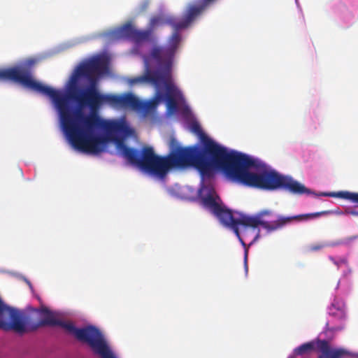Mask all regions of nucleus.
Masks as SVG:
<instances>
[{
    "mask_svg": "<svg viewBox=\"0 0 358 358\" xmlns=\"http://www.w3.org/2000/svg\"><path fill=\"white\" fill-rule=\"evenodd\" d=\"M193 129L199 135L201 146L181 147L171 137L170 153L159 156L152 147L144 145V173L164 178L171 169L193 166L203 180L214 177L217 171H221L231 181L248 187L265 190L283 189L300 195L312 193L292 178L267 170L266 165L259 160L235 150H228L204 134L198 124Z\"/></svg>",
    "mask_w": 358,
    "mask_h": 358,
    "instance_id": "f257e3e1",
    "label": "nucleus"
},
{
    "mask_svg": "<svg viewBox=\"0 0 358 358\" xmlns=\"http://www.w3.org/2000/svg\"><path fill=\"white\" fill-rule=\"evenodd\" d=\"M213 178V177H212V178ZM209 179H211V178H206V180ZM201 180L203 183L198 192V199L201 206L215 216L222 224L232 229L238 238H240L238 225L252 228H256L259 225H261L268 230V231H272L282 228L292 220L301 221L318 217L321 215L329 213V211L324 210L292 217L280 216L276 221L271 223L268 222H262L259 218L250 217L245 215H241L240 217L235 218L232 211L224 205L214 187L210 184H204L203 182L206 179L203 180L201 178Z\"/></svg>",
    "mask_w": 358,
    "mask_h": 358,
    "instance_id": "f03ea898",
    "label": "nucleus"
},
{
    "mask_svg": "<svg viewBox=\"0 0 358 358\" xmlns=\"http://www.w3.org/2000/svg\"><path fill=\"white\" fill-rule=\"evenodd\" d=\"M98 112L91 110V155L106 152L108 144L114 143L120 156L144 173L143 146L138 150L126 145L124 138L129 134V128L126 122L117 120H103Z\"/></svg>",
    "mask_w": 358,
    "mask_h": 358,
    "instance_id": "7ed1b4c3",
    "label": "nucleus"
},
{
    "mask_svg": "<svg viewBox=\"0 0 358 358\" xmlns=\"http://www.w3.org/2000/svg\"><path fill=\"white\" fill-rule=\"evenodd\" d=\"M173 29L174 32L169 38L167 44L164 46H155L150 52V57L163 72L152 71L147 66L145 73L142 76L130 80L131 84L148 83L159 87L160 85L166 84L169 81L174 57L181 41V37L178 33L180 30Z\"/></svg>",
    "mask_w": 358,
    "mask_h": 358,
    "instance_id": "20e7f679",
    "label": "nucleus"
},
{
    "mask_svg": "<svg viewBox=\"0 0 358 358\" xmlns=\"http://www.w3.org/2000/svg\"><path fill=\"white\" fill-rule=\"evenodd\" d=\"M217 0H198L189 3L183 13L182 17L178 20L174 17L166 18V22L176 30L187 28L198 17H199L209 6Z\"/></svg>",
    "mask_w": 358,
    "mask_h": 358,
    "instance_id": "39448f33",
    "label": "nucleus"
},
{
    "mask_svg": "<svg viewBox=\"0 0 358 358\" xmlns=\"http://www.w3.org/2000/svg\"><path fill=\"white\" fill-rule=\"evenodd\" d=\"M317 350L322 353L318 358H342L348 352L341 348L331 349L329 343L326 340L319 338L305 343L294 350V356L304 355Z\"/></svg>",
    "mask_w": 358,
    "mask_h": 358,
    "instance_id": "423d86ee",
    "label": "nucleus"
},
{
    "mask_svg": "<svg viewBox=\"0 0 358 358\" xmlns=\"http://www.w3.org/2000/svg\"><path fill=\"white\" fill-rule=\"evenodd\" d=\"M151 36V31H140L131 23L127 22L118 27L113 31V36L115 38H124L131 41L136 43H141L148 41Z\"/></svg>",
    "mask_w": 358,
    "mask_h": 358,
    "instance_id": "0eeeda50",
    "label": "nucleus"
},
{
    "mask_svg": "<svg viewBox=\"0 0 358 358\" xmlns=\"http://www.w3.org/2000/svg\"><path fill=\"white\" fill-rule=\"evenodd\" d=\"M0 329L4 331L13 330L17 333H24L26 325L22 314L19 310H7L0 314Z\"/></svg>",
    "mask_w": 358,
    "mask_h": 358,
    "instance_id": "6e6552de",
    "label": "nucleus"
},
{
    "mask_svg": "<svg viewBox=\"0 0 358 358\" xmlns=\"http://www.w3.org/2000/svg\"><path fill=\"white\" fill-rule=\"evenodd\" d=\"M113 106L143 111L148 108V106L147 103L141 101L134 94L127 92L122 94H114Z\"/></svg>",
    "mask_w": 358,
    "mask_h": 358,
    "instance_id": "1a4fd4ad",
    "label": "nucleus"
},
{
    "mask_svg": "<svg viewBox=\"0 0 358 358\" xmlns=\"http://www.w3.org/2000/svg\"><path fill=\"white\" fill-rule=\"evenodd\" d=\"M110 58L107 55L101 54L91 57V80L98 83L99 80L110 72Z\"/></svg>",
    "mask_w": 358,
    "mask_h": 358,
    "instance_id": "9d476101",
    "label": "nucleus"
},
{
    "mask_svg": "<svg viewBox=\"0 0 358 358\" xmlns=\"http://www.w3.org/2000/svg\"><path fill=\"white\" fill-rule=\"evenodd\" d=\"M98 83H91V109L99 110L105 104L113 106L114 94H101L97 88Z\"/></svg>",
    "mask_w": 358,
    "mask_h": 358,
    "instance_id": "9b49d317",
    "label": "nucleus"
},
{
    "mask_svg": "<svg viewBox=\"0 0 358 358\" xmlns=\"http://www.w3.org/2000/svg\"><path fill=\"white\" fill-rule=\"evenodd\" d=\"M40 313L43 315V317L31 327V330H36L38 328L44 326H59L62 328L64 327L66 322L57 319L53 313L48 308L43 307L40 310Z\"/></svg>",
    "mask_w": 358,
    "mask_h": 358,
    "instance_id": "f8f14e48",
    "label": "nucleus"
},
{
    "mask_svg": "<svg viewBox=\"0 0 358 358\" xmlns=\"http://www.w3.org/2000/svg\"><path fill=\"white\" fill-rule=\"evenodd\" d=\"M63 328L78 341L90 344V326L78 329L72 322H66Z\"/></svg>",
    "mask_w": 358,
    "mask_h": 358,
    "instance_id": "ddd939ff",
    "label": "nucleus"
},
{
    "mask_svg": "<svg viewBox=\"0 0 358 358\" xmlns=\"http://www.w3.org/2000/svg\"><path fill=\"white\" fill-rule=\"evenodd\" d=\"M336 196L339 198L347 199L352 201V203H357V206L358 207V193L342 191L338 192L336 194ZM345 214L358 217V210L347 209L345 211Z\"/></svg>",
    "mask_w": 358,
    "mask_h": 358,
    "instance_id": "4468645a",
    "label": "nucleus"
},
{
    "mask_svg": "<svg viewBox=\"0 0 358 358\" xmlns=\"http://www.w3.org/2000/svg\"><path fill=\"white\" fill-rule=\"evenodd\" d=\"M166 106L169 110L176 111L178 108V103L176 99L171 94L166 95Z\"/></svg>",
    "mask_w": 358,
    "mask_h": 358,
    "instance_id": "2eb2a0df",
    "label": "nucleus"
},
{
    "mask_svg": "<svg viewBox=\"0 0 358 358\" xmlns=\"http://www.w3.org/2000/svg\"><path fill=\"white\" fill-rule=\"evenodd\" d=\"M324 246L325 245L322 243L310 245L308 246V250L311 252L318 251L322 249Z\"/></svg>",
    "mask_w": 358,
    "mask_h": 358,
    "instance_id": "dca6fc26",
    "label": "nucleus"
},
{
    "mask_svg": "<svg viewBox=\"0 0 358 358\" xmlns=\"http://www.w3.org/2000/svg\"><path fill=\"white\" fill-rule=\"evenodd\" d=\"M271 211L268 210H262L261 212L259 213L258 215L257 216H255V217L256 218H259V220L262 221V222H264L261 217H263V216H265V215H271ZM250 217H253L252 216H250Z\"/></svg>",
    "mask_w": 358,
    "mask_h": 358,
    "instance_id": "f3484780",
    "label": "nucleus"
},
{
    "mask_svg": "<svg viewBox=\"0 0 358 358\" xmlns=\"http://www.w3.org/2000/svg\"><path fill=\"white\" fill-rule=\"evenodd\" d=\"M160 19L159 17H155L152 19L151 24L152 26L157 25L159 23Z\"/></svg>",
    "mask_w": 358,
    "mask_h": 358,
    "instance_id": "a211bd4d",
    "label": "nucleus"
},
{
    "mask_svg": "<svg viewBox=\"0 0 358 358\" xmlns=\"http://www.w3.org/2000/svg\"><path fill=\"white\" fill-rule=\"evenodd\" d=\"M162 97H163V94H161L160 92H157V99L159 100V99H161Z\"/></svg>",
    "mask_w": 358,
    "mask_h": 358,
    "instance_id": "6ab92c4d",
    "label": "nucleus"
},
{
    "mask_svg": "<svg viewBox=\"0 0 358 358\" xmlns=\"http://www.w3.org/2000/svg\"><path fill=\"white\" fill-rule=\"evenodd\" d=\"M322 195H324V196H333L334 194H327V193H323Z\"/></svg>",
    "mask_w": 358,
    "mask_h": 358,
    "instance_id": "aec40b11",
    "label": "nucleus"
},
{
    "mask_svg": "<svg viewBox=\"0 0 358 358\" xmlns=\"http://www.w3.org/2000/svg\"><path fill=\"white\" fill-rule=\"evenodd\" d=\"M245 265H247V252L245 253Z\"/></svg>",
    "mask_w": 358,
    "mask_h": 358,
    "instance_id": "412c9836",
    "label": "nucleus"
},
{
    "mask_svg": "<svg viewBox=\"0 0 358 358\" xmlns=\"http://www.w3.org/2000/svg\"><path fill=\"white\" fill-rule=\"evenodd\" d=\"M289 358H292V357H289Z\"/></svg>",
    "mask_w": 358,
    "mask_h": 358,
    "instance_id": "4be33fe9",
    "label": "nucleus"
}]
</instances>
